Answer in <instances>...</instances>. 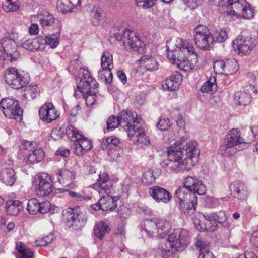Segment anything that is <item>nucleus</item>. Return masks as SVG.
<instances>
[{
    "instance_id": "2f4dec72",
    "label": "nucleus",
    "mask_w": 258,
    "mask_h": 258,
    "mask_svg": "<svg viewBox=\"0 0 258 258\" xmlns=\"http://www.w3.org/2000/svg\"><path fill=\"white\" fill-rule=\"evenodd\" d=\"M16 179L15 172L11 168H5L1 172V180L6 185H13Z\"/></svg>"
},
{
    "instance_id": "58836bf2",
    "label": "nucleus",
    "mask_w": 258,
    "mask_h": 258,
    "mask_svg": "<svg viewBox=\"0 0 258 258\" xmlns=\"http://www.w3.org/2000/svg\"><path fill=\"white\" fill-rule=\"evenodd\" d=\"M206 215L198 214L194 219L195 228L199 231L207 230V223L206 222Z\"/></svg>"
},
{
    "instance_id": "de8ad7c7",
    "label": "nucleus",
    "mask_w": 258,
    "mask_h": 258,
    "mask_svg": "<svg viewBox=\"0 0 258 258\" xmlns=\"http://www.w3.org/2000/svg\"><path fill=\"white\" fill-rule=\"evenodd\" d=\"M2 8L5 12H9L18 10L19 6L18 4L13 3L12 0H6L2 5Z\"/></svg>"
},
{
    "instance_id": "aec40b11",
    "label": "nucleus",
    "mask_w": 258,
    "mask_h": 258,
    "mask_svg": "<svg viewBox=\"0 0 258 258\" xmlns=\"http://www.w3.org/2000/svg\"><path fill=\"white\" fill-rule=\"evenodd\" d=\"M39 116L41 120L49 123L56 120L59 114L52 103L46 102L40 107Z\"/></svg>"
},
{
    "instance_id": "f257e3e1",
    "label": "nucleus",
    "mask_w": 258,
    "mask_h": 258,
    "mask_svg": "<svg viewBox=\"0 0 258 258\" xmlns=\"http://www.w3.org/2000/svg\"><path fill=\"white\" fill-rule=\"evenodd\" d=\"M185 140L183 137L168 147V158L161 162L162 167L167 172L177 173L189 171L198 162L200 153L198 143L190 140L180 148Z\"/></svg>"
},
{
    "instance_id": "e433bc0d",
    "label": "nucleus",
    "mask_w": 258,
    "mask_h": 258,
    "mask_svg": "<svg viewBox=\"0 0 258 258\" xmlns=\"http://www.w3.org/2000/svg\"><path fill=\"white\" fill-rule=\"evenodd\" d=\"M21 209L22 204L19 201H12L7 203V212L9 215L16 216Z\"/></svg>"
},
{
    "instance_id": "338daca9",
    "label": "nucleus",
    "mask_w": 258,
    "mask_h": 258,
    "mask_svg": "<svg viewBox=\"0 0 258 258\" xmlns=\"http://www.w3.org/2000/svg\"><path fill=\"white\" fill-rule=\"evenodd\" d=\"M237 258H257V256L253 252L247 251L240 254Z\"/></svg>"
},
{
    "instance_id": "9d476101",
    "label": "nucleus",
    "mask_w": 258,
    "mask_h": 258,
    "mask_svg": "<svg viewBox=\"0 0 258 258\" xmlns=\"http://www.w3.org/2000/svg\"><path fill=\"white\" fill-rule=\"evenodd\" d=\"M169 224L164 220L148 219L144 223L143 230L149 237L163 238L168 234Z\"/></svg>"
},
{
    "instance_id": "7ed1b4c3",
    "label": "nucleus",
    "mask_w": 258,
    "mask_h": 258,
    "mask_svg": "<svg viewBox=\"0 0 258 258\" xmlns=\"http://www.w3.org/2000/svg\"><path fill=\"white\" fill-rule=\"evenodd\" d=\"M120 125L128 133L131 141L136 145L143 147L150 143L149 137L141 126L142 120L135 112L123 110L118 116Z\"/></svg>"
},
{
    "instance_id": "6e6552de",
    "label": "nucleus",
    "mask_w": 258,
    "mask_h": 258,
    "mask_svg": "<svg viewBox=\"0 0 258 258\" xmlns=\"http://www.w3.org/2000/svg\"><path fill=\"white\" fill-rule=\"evenodd\" d=\"M66 131L68 138L74 142V153L76 155L82 156L92 148L91 141L74 126L68 125Z\"/></svg>"
},
{
    "instance_id": "393cba45",
    "label": "nucleus",
    "mask_w": 258,
    "mask_h": 258,
    "mask_svg": "<svg viewBox=\"0 0 258 258\" xmlns=\"http://www.w3.org/2000/svg\"><path fill=\"white\" fill-rule=\"evenodd\" d=\"M231 194L236 198L244 200L247 199L249 191L247 186L239 181H235L231 183L229 186Z\"/></svg>"
},
{
    "instance_id": "20e7f679",
    "label": "nucleus",
    "mask_w": 258,
    "mask_h": 258,
    "mask_svg": "<svg viewBox=\"0 0 258 258\" xmlns=\"http://www.w3.org/2000/svg\"><path fill=\"white\" fill-rule=\"evenodd\" d=\"M99 179L93 185V188L100 195H103L98 202L92 205L91 207L95 211L102 210L103 211L112 210L116 207L114 198L109 195L112 188V182L109 179V176L106 173L98 175Z\"/></svg>"
},
{
    "instance_id": "f03ea898",
    "label": "nucleus",
    "mask_w": 258,
    "mask_h": 258,
    "mask_svg": "<svg viewBox=\"0 0 258 258\" xmlns=\"http://www.w3.org/2000/svg\"><path fill=\"white\" fill-rule=\"evenodd\" d=\"M167 57L183 71L191 70L197 63V54L192 44L186 40L177 38L167 42Z\"/></svg>"
},
{
    "instance_id": "8fccbe9b",
    "label": "nucleus",
    "mask_w": 258,
    "mask_h": 258,
    "mask_svg": "<svg viewBox=\"0 0 258 258\" xmlns=\"http://www.w3.org/2000/svg\"><path fill=\"white\" fill-rule=\"evenodd\" d=\"M38 92L39 88L37 85L29 86L26 88L24 95L27 98L34 99L36 97Z\"/></svg>"
},
{
    "instance_id": "1a4fd4ad",
    "label": "nucleus",
    "mask_w": 258,
    "mask_h": 258,
    "mask_svg": "<svg viewBox=\"0 0 258 258\" xmlns=\"http://www.w3.org/2000/svg\"><path fill=\"white\" fill-rule=\"evenodd\" d=\"M114 37L126 50H133L139 52L143 51L142 41L137 33L134 31L126 29L119 31L114 34Z\"/></svg>"
},
{
    "instance_id": "bb28decb",
    "label": "nucleus",
    "mask_w": 258,
    "mask_h": 258,
    "mask_svg": "<svg viewBox=\"0 0 258 258\" xmlns=\"http://www.w3.org/2000/svg\"><path fill=\"white\" fill-rule=\"evenodd\" d=\"M32 153L25 155L23 161L27 164H34L40 162L44 157L43 149L39 147H35L31 150Z\"/></svg>"
},
{
    "instance_id": "37998d69",
    "label": "nucleus",
    "mask_w": 258,
    "mask_h": 258,
    "mask_svg": "<svg viewBox=\"0 0 258 258\" xmlns=\"http://www.w3.org/2000/svg\"><path fill=\"white\" fill-rule=\"evenodd\" d=\"M59 37L58 34H51L45 37V43L47 45L50 46L51 48H56L59 44Z\"/></svg>"
},
{
    "instance_id": "72a5a7b5",
    "label": "nucleus",
    "mask_w": 258,
    "mask_h": 258,
    "mask_svg": "<svg viewBox=\"0 0 258 258\" xmlns=\"http://www.w3.org/2000/svg\"><path fill=\"white\" fill-rule=\"evenodd\" d=\"M196 246L199 249L198 258H215L213 253L209 250V245L205 241L197 240Z\"/></svg>"
},
{
    "instance_id": "79ce46f5",
    "label": "nucleus",
    "mask_w": 258,
    "mask_h": 258,
    "mask_svg": "<svg viewBox=\"0 0 258 258\" xmlns=\"http://www.w3.org/2000/svg\"><path fill=\"white\" fill-rule=\"evenodd\" d=\"M57 7L58 9L63 13L71 12L75 9L74 5L70 3L69 0H58Z\"/></svg>"
},
{
    "instance_id": "5fc2aeb1",
    "label": "nucleus",
    "mask_w": 258,
    "mask_h": 258,
    "mask_svg": "<svg viewBox=\"0 0 258 258\" xmlns=\"http://www.w3.org/2000/svg\"><path fill=\"white\" fill-rule=\"evenodd\" d=\"M52 241V235H47L36 240L35 243L37 246H45Z\"/></svg>"
},
{
    "instance_id": "4d7b16f0",
    "label": "nucleus",
    "mask_w": 258,
    "mask_h": 258,
    "mask_svg": "<svg viewBox=\"0 0 258 258\" xmlns=\"http://www.w3.org/2000/svg\"><path fill=\"white\" fill-rule=\"evenodd\" d=\"M36 145V143L27 140H23L21 141V149L22 150H31Z\"/></svg>"
},
{
    "instance_id": "c85d7f7f",
    "label": "nucleus",
    "mask_w": 258,
    "mask_h": 258,
    "mask_svg": "<svg viewBox=\"0 0 258 258\" xmlns=\"http://www.w3.org/2000/svg\"><path fill=\"white\" fill-rule=\"evenodd\" d=\"M57 175L58 176V180L62 184L68 185L75 179V172L67 169H62L58 170Z\"/></svg>"
},
{
    "instance_id": "f8f14e48",
    "label": "nucleus",
    "mask_w": 258,
    "mask_h": 258,
    "mask_svg": "<svg viewBox=\"0 0 258 258\" xmlns=\"http://www.w3.org/2000/svg\"><path fill=\"white\" fill-rule=\"evenodd\" d=\"M194 33L195 43L198 48L206 50H209L212 48L213 38L206 26H197L194 29Z\"/></svg>"
},
{
    "instance_id": "a19ab883",
    "label": "nucleus",
    "mask_w": 258,
    "mask_h": 258,
    "mask_svg": "<svg viewBox=\"0 0 258 258\" xmlns=\"http://www.w3.org/2000/svg\"><path fill=\"white\" fill-rule=\"evenodd\" d=\"M225 64L224 74L226 75L232 74L238 70V62L234 59L226 60Z\"/></svg>"
},
{
    "instance_id": "bf43d9fd",
    "label": "nucleus",
    "mask_w": 258,
    "mask_h": 258,
    "mask_svg": "<svg viewBox=\"0 0 258 258\" xmlns=\"http://www.w3.org/2000/svg\"><path fill=\"white\" fill-rule=\"evenodd\" d=\"M203 0H183L184 4L191 9L196 8Z\"/></svg>"
},
{
    "instance_id": "4468645a",
    "label": "nucleus",
    "mask_w": 258,
    "mask_h": 258,
    "mask_svg": "<svg viewBox=\"0 0 258 258\" xmlns=\"http://www.w3.org/2000/svg\"><path fill=\"white\" fill-rule=\"evenodd\" d=\"M0 106L5 116L20 121L22 119L23 110L20 107L17 100L7 98L0 101Z\"/></svg>"
},
{
    "instance_id": "f3484780",
    "label": "nucleus",
    "mask_w": 258,
    "mask_h": 258,
    "mask_svg": "<svg viewBox=\"0 0 258 258\" xmlns=\"http://www.w3.org/2000/svg\"><path fill=\"white\" fill-rule=\"evenodd\" d=\"M63 216L69 227L81 226L86 222L87 219L86 214L81 212L78 206L64 210Z\"/></svg>"
},
{
    "instance_id": "412c9836",
    "label": "nucleus",
    "mask_w": 258,
    "mask_h": 258,
    "mask_svg": "<svg viewBox=\"0 0 258 258\" xmlns=\"http://www.w3.org/2000/svg\"><path fill=\"white\" fill-rule=\"evenodd\" d=\"M51 204L48 201L41 203L36 198H32L28 201L27 210L30 214H35L38 212L42 214L47 213L50 209Z\"/></svg>"
},
{
    "instance_id": "ea45409f",
    "label": "nucleus",
    "mask_w": 258,
    "mask_h": 258,
    "mask_svg": "<svg viewBox=\"0 0 258 258\" xmlns=\"http://www.w3.org/2000/svg\"><path fill=\"white\" fill-rule=\"evenodd\" d=\"M101 60L102 68L112 69L113 68V56L109 52H104Z\"/></svg>"
},
{
    "instance_id": "052dcab7",
    "label": "nucleus",
    "mask_w": 258,
    "mask_h": 258,
    "mask_svg": "<svg viewBox=\"0 0 258 258\" xmlns=\"http://www.w3.org/2000/svg\"><path fill=\"white\" fill-rule=\"evenodd\" d=\"M105 142L108 145L117 146L120 143L119 139L114 136H110L105 139Z\"/></svg>"
},
{
    "instance_id": "9b49d317",
    "label": "nucleus",
    "mask_w": 258,
    "mask_h": 258,
    "mask_svg": "<svg viewBox=\"0 0 258 258\" xmlns=\"http://www.w3.org/2000/svg\"><path fill=\"white\" fill-rule=\"evenodd\" d=\"M32 185L37 194L42 197L51 195L55 190L51 177L45 172L37 174L33 178Z\"/></svg>"
},
{
    "instance_id": "5701e85b",
    "label": "nucleus",
    "mask_w": 258,
    "mask_h": 258,
    "mask_svg": "<svg viewBox=\"0 0 258 258\" xmlns=\"http://www.w3.org/2000/svg\"><path fill=\"white\" fill-rule=\"evenodd\" d=\"M182 80V77L180 73L175 72L163 82L162 87L163 90L168 91L177 90L179 88Z\"/></svg>"
},
{
    "instance_id": "c9c22d12",
    "label": "nucleus",
    "mask_w": 258,
    "mask_h": 258,
    "mask_svg": "<svg viewBox=\"0 0 258 258\" xmlns=\"http://www.w3.org/2000/svg\"><path fill=\"white\" fill-rule=\"evenodd\" d=\"M110 228L104 222L101 221L94 226V234L98 239L102 240L104 235L109 232Z\"/></svg>"
},
{
    "instance_id": "cd10ccee",
    "label": "nucleus",
    "mask_w": 258,
    "mask_h": 258,
    "mask_svg": "<svg viewBox=\"0 0 258 258\" xmlns=\"http://www.w3.org/2000/svg\"><path fill=\"white\" fill-rule=\"evenodd\" d=\"M89 19L94 26L99 25L103 20V12L99 7L93 6L89 11Z\"/></svg>"
},
{
    "instance_id": "864d4df0",
    "label": "nucleus",
    "mask_w": 258,
    "mask_h": 258,
    "mask_svg": "<svg viewBox=\"0 0 258 258\" xmlns=\"http://www.w3.org/2000/svg\"><path fill=\"white\" fill-rule=\"evenodd\" d=\"M170 126V122L168 118L165 117L160 118L157 127L161 131H166Z\"/></svg>"
},
{
    "instance_id": "c03bdc74",
    "label": "nucleus",
    "mask_w": 258,
    "mask_h": 258,
    "mask_svg": "<svg viewBox=\"0 0 258 258\" xmlns=\"http://www.w3.org/2000/svg\"><path fill=\"white\" fill-rule=\"evenodd\" d=\"M212 36L213 38V43L215 42L222 43L226 41L228 37V33L225 30L221 29L215 31Z\"/></svg>"
},
{
    "instance_id": "09e8293b",
    "label": "nucleus",
    "mask_w": 258,
    "mask_h": 258,
    "mask_svg": "<svg viewBox=\"0 0 258 258\" xmlns=\"http://www.w3.org/2000/svg\"><path fill=\"white\" fill-rule=\"evenodd\" d=\"M107 129L112 131L120 125L118 116L116 118L114 116H110L106 122Z\"/></svg>"
},
{
    "instance_id": "13d9d810",
    "label": "nucleus",
    "mask_w": 258,
    "mask_h": 258,
    "mask_svg": "<svg viewBox=\"0 0 258 258\" xmlns=\"http://www.w3.org/2000/svg\"><path fill=\"white\" fill-rule=\"evenodd\" d=\"M156 0H136L138 6L148 8L152 7L155 3Z\"/></svg>"
},
{
    "instance_id": "4be33fe9",
    "label": "nucleus",
    "mask_w": 258,
    "mask_h": 258,
    "mask_svg": "<svg viewBox=\"0 0 258 258\" xmlns=\"http://www.w3.org/2000/svg\"><path fill=\"white\" fill-rule=\"evenodd\" d=\"M183 185L191 193L203 195L206 194L207 189L202 182L192 176L187 177L183 181Z\"/></svg>"
},
{
    "instance_id": "774afa93",
    "label": "nucleus",
    "mask_w": 258,
    "mask_h": 258,
    "mask_svg": "<svg viewBox=\"0 0 258 258\" xmlns=\"http://www.w3.org/2000/svg\"><path fill=\"white\" fill-rule=\"evenodd\" d=\"M251 241L253 244L258 248V230L253 233Z\"/></svg>"
},
{
    "instance_id": "a18cd8bd",
    "label": "nucleus",
    "mask_w": 258,
    "mask_h": 258,
    "mask_svg": "<svg viewBox=\"0 0 258 258\" xmlns=\"http://www.w3.org/2000/svg\"><path fill=\"white\" fill-rule=\"evenodd\" d=\"M206 222L207 223V231H214L219 223L214 215H206Z\"/></svg>"
},
{
    "instance_id": "0e129e2a",
    "label": "nucleus",
    "mask_w": 258,
    "mask_h": 258,
    "mask_svg": "<svg viewBox=\"0 0 258 258\" xmlns=\"http://www.w3.org/2000/svg\"><path fill=\"white\" fill-rule=\"evenodd\" d=\"M29 33L31 35H37L39 32L38 25L36 23H32L29 28Z\"/></svg>"
},
{
    "instance_id": "e2e57ef3",
    "label": "nucleus",
    "mask_w": 258,
    "mask_h": 258,
    "mask_svg": "<svg viewBox=\"0 0 258 258\" xmlns=\"http://www.w3.org/2000/svg\"><path fill=\"white\" fill-rule=\"evenodd\" d=\"M213 215L217 219V221H218L219 223H223L227 219L226 214L224 212L220 211L217 213L213 214Z\"/></svg>"
},
{
    "instance_id": "49530a36",
    "label": "nucleus",
    "mask_w": 258,
    "mask_h": 258,
    "mask_svg": "<svg viewBox=\"0 0 258 258\" xmlns=\"http://www.w3.org/2000/svg\"><path fill=\"white\" fill-rule=\"evenodd\" d=\"M112 69L102 68L98 71V77L101 80H104L106 83H110L112 81V73L111 72Z\"/></svg>"
},
{
    "instance_id": "39448f33",
    "label": "nucleus",
    "mask_w": 258,
    "mask_h": 258,
    "mask_svg": "<svg viewBox=\"0 0 258 258\" xmlns=\"http://www.w3.org/2000/svg\"><path fill=\"white\" fill-rule=\"evenodd\" d=\"M215 4L225 6L228 14L238 18L250 19L255 14L254 9L246 0H211Z\"/></svg>"
},
{
    "instance_id": "f704fd0d",
    "label": "nucleus",
    "mask_w": 258,
    "mask_h": 258,
    "mask_svg": "<svg viewBox=\"0 0 258 258\" xmlns=\"http://www.w3.org/2000/svg\"><path fill=\"white\" fill-rule=\"evenodd\" d=\"M16 249L17 251V258H33V252L21 242H18L16 244Z\"/></svg>"
},
{
    "instance_id": "0eeeda50",
    "label": "nucleus",
    "mask_w": 258,
    "mask_h": 258,
    "mask_svg": "<svg viewBox=\"0 0 258 258\" xmlns=\"http://www.w3.org/2000/svg\"><path fill=\"white\" fill-rule=\"evenodd\" d=\"M80 86L86 90L83 98L85 99L87 106H91L96 102V93L97 90V83L91 76L89 70L85 68H81L79 72Z\"/></svg>"
},
{
    "instance_id": "6ab92c4d",
    "label": "nucleus",
    "mask_w": 258,
    "mask_h": 258,
    "mask_svg": "<svg viewBox=\"0 0 258 258\" xmlns=\"http://www.w3.org/2000/svg\"><path fill=\"white\" fill-rule=\"evenodd\" d=\"M176 197L179 200L181 206L189 210H195L197 205V196L191 193L184 186H180L175 192Z\"/></svg>"
},
{
    "instance_id": "423d86ee",
    "label": "nucleus",
    "mask_w": 258,
    "mask_h": 258,
    "mask_svg": "<svg viewBox=\"0 0 258 258\" xmlns=\"http://www.w3.org/2000/svg\"><path fill=\"white\" fill-rule=\"evenodd\" d=\"M253 137L251 135V140H245L241 137L237 129L233 128L228 132L225 144L221 146L219 153L223 156H233L238 151L243 150L246 144L250 143Z\"/></svg>"
},
{
    "instance_id": "3c124183",
    "label": "nucleus",
    "mask_w": 258,
    "mask_h": 258,
    "mask_svg": "<svg viewBox=\"0 0 258 258\" xmlns=\"http://www.w3.org/2000/svg\"><path fill=\"white\" fill-rule=\"evenodd\" d=\"M37 42V41L36 40L28 39L24 42L21 44V46L26 50L35 51L37 50L38 49V47L36 45Z\"/></svg>"
},
{
    "instance_id": "69168bd1",
    "label": "nucleus",
    "mask_w": 258,
    "mask_h": 258,
    "mask_svg": "<svg viewBox=\"0 0 258 258\" xmlns=\"http://www.w3.org/2000/svg\"><path fill=\"white\" fill-rule=\"evenodd\" d=\"M77 88L78 90H75L74 96L76 98H80L81 96H83V97L86 90L83 89L81 86H80V83L77 86Z\"/></svg>"
},
{
    "instance_id": "680f3d73",
    "label": "nucleus",
    "mask_w": 258,
    "mask_h": 258,
    "mask_svg": "<svg viewBox=\"0 0 258 258\" xmlns=\"http://www.w3.org/2000/svg\"><path fill=\"white\" fill-rule=\"evenodd\" d=\"M70 150L63 147L59 148L55 152L56 155H60L62 157H67L70 155Z\"/></svg>"
},
{
    "instance_id": "a211bd4d",
    "label": "nucleus",
    "mask_w": 258,
    "mask_h": 258,
    "mask_svg": "<svg viewBox=\"0 0 258 258\" xmlns=\"http://www.w3.org/2000/svg\"><path fill=\"white\" fill-rule=\"evenodd\" d=\"M235 52L240 56L249 54L254 48V41L251 37L239 36L233 41Z\"/></svg>"
},
{
    "instance_id": "ddd939ff",
    "label": "nucleus",
    "mask_w": 258,
    "mask_h": 258,
    "mask_svg": "<svg viewBox=\"0 0 258 258\" xmlns=\"http://www.w3.org/2000/svg\"><path fill=\"white\" fill-rule=\"evenodd\" d=\"M4 79L12 88L21 89L27 85L29 78L26 74L21 73L14 67L9 68L5 71Z\"/></svg>"
},
{
    "instance_id": "c756f323",
    "label": "nucleus",
    "mask_w": 258,
    "mask_h": 258,
    "mask_svg": "<svg viewBox=\"0 0 258 258\" xmlns=\"http://www.w3.org/2000/svg\"><path fill=\"white\" fill-rule=\"evenodd\" d=\"M251 96L245 91H237L234 93L233 100L238 106H246L251 101Z\"/></svg>"
},
{
    "instance_id": "7c9ffc66",
    "label": "nucleus",
    "mask_w": 258,
    "mask_h": 258,
    "mask_svg": "<svg viewBox=\"0 0 258 258\" xmlns=\"http://www.w3.org/2000/svg\"><path fill=\"white\" fill-rule=\"evenodd\" d=\"M175 250L167 239L162 240L158 246V253L162 258H168Z\"/></svg>"
},
{
    "instance_id": "b1692460",
    "label": "nucleus",
    "mask_w": 258,
    "mask_h": 258,
    "mask_svg": "<svg viewBox=\"0 0 258 258\" xmlns=\"http://www.w3.org/2000/svg\"><path fill=\"white\" fill-rule=\"evenodd\" d=\"M149 194L157 202L167 203L172 198L171 195L166 189L155 186L149 188Z\"/></svg>"
},
{
    "instance_id": "2eb2a0df",
    "label": "nucleus",
    "mask_w": 258,
    "mask_h": 258,
    "mask_svg": "<svg viewBox=\"0 0 258 258\" xmlns=\"http://www.w3.org/2000/svg\"><path fill=\"white\" fill-rule=\"evenodd\" d=\"M0 58L5 60L13 62L20 56L17 51V45L12 39L6 37L1 41Z\"/></svg>"
},
{
    "instance_id": "dca6fc26",
    "label": "nucleus",
    "mask_w": 258,
    "mask_h": 258,
    "mask_svg": "<svg viewBox=\"0 0 258 258\" xmlns=\"http://www.w3.org/2000/svg\"><path fill=\"white\" fill-rule=\"evenodd\" d=\"M167 240L175 251H182L189 243L188 232L185 229H175L169 235Z\"/></svg>"
},
{
    "instance_id": "4c0bfd02",
    "label": "nucleus",
    "mask_w": 258,
    "mask_h": 258,
    "mask_svg": "<svg viewBox=\"0 0 258 258\" xmlns=\"http://www.w3.org/2000/svg\"><path fill=\"white\" fill-rule=\"evenodd\" d=\"M216 78L211 77L209 80L204 83L201 87L200 90L203 93L212 94L217 89V85L215 84Z\"/></svg>"
},
{
    "instance_id": "6e6d98bb",
    "label": "nucleus",
    "mask_w": 258,
    "mask_h": 258,
    "mask_svg": "<svg viewBox=\"0 0 258 258\" xmlns=\"http://www.w3.org/2000/svg\"><path fill=\"white\" fill-rule=\"evenodd\" d=\"M225 61L223 60H217L214 63L213 68L214 71L217 73L224 74L225 72Z\"/></svg>"
},
{
    "instance_id": "a878e982",
    "label": "nucleus",
    "mask_w": 258,
    "mask_h": 258,
    "mask_svg": "<svg viewBox=\"0 0 258 258\" xmlns=\"http://www.w3.org/2000/svg\"><path fill=\"white\" fill-rule=\"evenodd\" d=\"M41 27L43 30H48L55 22L54 16L47 11H41L36 15Z\"/></svg>"
},
{
    "instance_id": "603ef678",
    "label": "nucleus",
    "mask_w": 258,
    "mask_h": 258,
    "mask_svg": "<svg viewBox=\"0 0 258 258\" xmlns=\"http://www.w3.org/2000/svg\"><path fill=\"white\" fill-rule=\"evenodd\" d=\"M155 179L153 171L152 169H149L144 173L142 178V182L143 183L150 184L154 182Z\"/></svg>"
},
{
    "instance_id": "473e14b6",
    "label": "nucleus",
    "mask_w": 258,
    "mask_h": 258,
    "mask_svg": "<svg viewBox=\"0 0 258 258\" xmlns=\"http://www.w3.org/2000/svg\"><path fill=\"white\" fill-rule=\"evenodd\" d=\"M140 60L141 65L147 70L156 71L159 69V63L153 56H143Z\"/></svg>"
}]
</instances>
